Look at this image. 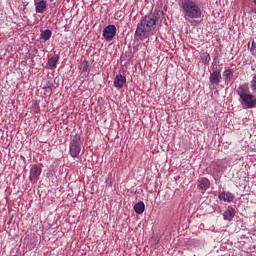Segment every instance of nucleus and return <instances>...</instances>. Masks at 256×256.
I'll list each match as a JSON object with an SVG mask.
<instances>
[{"label":"nucleus","mask_w":256,"mask_h":256,"mask_svg":"<svg viewBox=\"0 0 256 256\" xmlns=\"http://www.w3.org/2000/svg\"><path fill=\"white\" fill-rule=\"evenodd\" d=\"M158 21V12L150 13L148 16H144L140 23L137 24L135 37L144 40L148 37V34H154L157 29Z\"/></svg>","instance_id":"obj_1"},{"label":"nucleus","mask_w":256,"mask_h":256,"mask_svg":"<svg viewBox=\"0 0 256 256\" xmlns=\"http://www.w3.org/2000/svg\"><path fill=\"white\" fill-rule=\"evenodd\" d=\"M178 6L185 21L191 25L196 23L195 19H201L203 16L201 6L194 0H178Z\"/></svg>","instance_id":"obj_2"},{"label":"nucleus","mask_w":256,"mask_h":256,"mask_svg":"<svg viewBox=\"0 0 256 256\" xmlns=\"http://www.w3.org/2000/svg\"><path fill=\"white\" fill-rule=\"evenodd\" d=\"M236 94L239 95L241 104L244 105L247 109H253L256 106V97L250 94L248 84L239 85L236 88Z\"/></svg>","instance_id":"obj_3"},{"label":"nucleus","mask_w":256,"mask_h":256,"mask_svg":"<svg viewBox=\"0 0 256 256\" xmlns=\"http://www.w3.org/2000/svg\"><path fill=\"white\" fill-rule=\"evenodd\" d=\"M83 144V142H81V137L79 134H76L73 138V140H71L70 144H69V153H70V157H73L74 159L79 157L80 152H81V145Z\"/></svg>","instance_id":"obj_4"},{"label":"nucleus","mask_w":256,"mask_h":256,"mask_svg":"<svg viewBox=\"0 0 256 256\" xmlns=\"http://www.w3.org/2000/svg\"><path fill=\"white\" fill-rule=\"evenodd\" d=\"M42 167H43L42 163L32 165L30 169V177H29L30 182L32 184H36L38 182L39 177L42 174Z\"/></svg>","instance_id":"obj_5"},{"label":"nucleus","mask_w":256,"mask_h":256,"mask_svg":"<svg viewBox=\"0 0 256 256\" xmlns=\"http://www.w3.org/2000/svg\"><path fill=\"white\" fill-rule=\"evenodd\" d=\"M116 33H117L116 26L115 25H109V26H106L104 28V31H102V37H104V39L107 42H111V41L114 40V38L116 36Z\"/></svg>","instance_id":"obj_6"},{"label":"nucleus","mask_w":256,"mask_h":256,"mask_svg":"<svg viewBox=\"0 0 256 256\" xmlns=\"http://www.w3.org/2000/svg\"><path fill=\"white\" fill-rule=\"evenodd\" d=\"M127 79L125 76H122L121 74L117 75L116 77H114V87H116L117 89H122L124 85H126Z\"/></svg>","instance_id":"obj_7"},{"label":"nucleus","mask_w":256,"mask_h":256,"mask_svg":"<svg viewBox=\"0 0 256 256\" xmlns=\"http://www.w3.org/2000/svg\"><path fill=\"white\" fill-rule=\"evenodd\" d=\"M197 187L201 191H207L211 187V182L208 178H201L197 181Z\"/></svg>","instance_id":"obj_8"},{"label":"nucleus","mask_w":256,"mask_h":256,"mask_svg":"<svg viewBox=\"0 0 256 256\" xmlns=\"http://www.w3.org/2000/svg\"><path fill=\"white\" fill-rule=\"evenodd\" d=\"M221 80V73L220 71H214L210 73L209 81L211 85H219Z\"/></svg>","instance_id":"obj_9"},{"label":"nucleus","mask_w":256,"mask_h":256,"mask_svg":"<svg viewBox=\"0 0 256 256\" xmlns=\"http://www.w3.org/2000/svg\"><path fill=\"white\" fill-rule=\"evenodd\" d=\"M236 216V209H233L229 207L226 211L223 213V219L226 221L231 222Z\"/></svg>","instance_id":"obj_10"},{"label":"nucleus","mask_w":256,"mask_h":256,"mask_svg":"<svg viewBox=\"0 0 256 256\" xmlns=\"http://www.w3.org/2000/svg\"><path fill=\"white\" fill-rule=\"evenodd\" d=\"M218 199L226 203H232L233 200H235V196L230 192H227V193L223 192L220 195H218Z\"/></svg>","instance_id":"obj_11"},{"label":"nucleus","mask_w":256,"mask_h":256,"mask_svg":"<svg viewBox=\"0 0 256 256\" xmlns=\"http://www.w3.org/2000/svg\"><path fill=\"white\" fill-rule=\"evenodd\" d=\"M35 5H36V12H38V13H44L48 7L47 1H45V0H40Z\"/></svg>","instance_id":"obj_12"},{"label":"nucleus","mask_w":256,"mask_h":256,"mask_svg":"<svg viewBox=\"0 0 256 256\" xmlns=\"http://www.w3.org/2000/svg\"><path fill=\"white\" fill-rule=\"evenodd\" d=\"M234 75H235V71L233 69H227L222 73L223 79L226 82L231 81Z\"/></svg>","instance_id":"obj_13"},{"label":"nucleus","mask_w":256,"mask_h":256,"mask_svg":"<svg viewBox=\"0 0 256 256\" xmlns=\"http://www.w3.org/2000/svg\"><path fill=\"white\" fill-rule=\"evenodd\" d=\"M134 211L136 214L141 215L145 212V204L144 202L140 201L134 205Z\"/></svg>","instance_id":"obj_14"},{"label":"nucleus","mask_w":256,"mask_h":256,"mask_svg":"<svg viewBox=\"0 0 256 256\" xmlns=\"http://www.w3.org/2000/svg\"><path fill=\"white\" fill-rule=\"evenodd\" d=\"M60 57L55 55L51 57L48 61V65L50 68H56L57 63H59Z\"/></svg>","instance_id":"obj_15"},{"label":"nucleus","mask_w":256,"mask_h":256,"mask_svg":"<svg viewBox=\"0 0 256 256\" xmlns=\"http://www.w3.org/2000/svg\"><path fill=\"white\" fill-rule=\"evenodd\" d=\"M52 34L53 32H51V30L46 29L42 31V33L40 34V38H42L44 41H48L51 38Z\"/></svg>","instance_id":"obj_16"},{"label":"nucleus","mask_w":256,"mask_h":256,"mask_svg":"<svg viewBox=\"0 0 256 256\" xmlns=\"http://www.w3.org/2000/svg\"><path fill=\"white\" fill-rule=\"evenodd\" d=\"M201 60L204 65H208L211 62V56H209L208 52H203L201 54Z\"/></svg>","instance_id":"obj_17"},{"label":"nucleus","mask_w":256,"mask_h":256,"mask_svg":"<svg viewBox=\"0 0 256 256\" xmlns=\"http://www.w3.org/2000/svg\"><path fill=\"white\" fill-rule=\"evenodd\" d=\"M80 70L83 73H87L89 71V63L86 61H83L81 66H80Z\"/></svg>","instance_id":"obj_18"},{"label":"nucleus","mask_w":256,"mask_h":256,"mask_svg":"<svg viewBox=\"0 0 256 256\" xmlns=\"http://www.w3.org/2000/svg\"><path fill=\"white\" fill-rule=\"evenodd\" d=\"M45 95L53 94V87L52 86H44L43 88Z\"/></svg>","instance_id":"obj_19"},{"label":"nucleus","mask_w":256,"mask_h":256,"mask_svg":"<svg viewBox=\"0 0 256 256\" xmlns=\"http://www.w3.org/2000/svg\"><path fill=\"white\" fill-rule=\"evenodd\" d=\"M251 89L253 91H256V74L253 76V78L251 80Z\"/></svg>","instance_id":"obj_20"},{"label":"nucleus","mask_w":256,"mask_h":256,"mask_svg":"<svg viewBox=\"0 0 256 256\" xmlns=\"http://www.w3.org/2000/svg\"><path fill=\"white\" fill-rule=\"evenodd\" d=\"M254 4H256V0H254Z\"/></svg>","instance_id":"obj_21"},{"label":"nucleus","mask_w":256,"mask_h":256,"mask_svg":"<svg viewBox=\"0 0 256 256\" xmlns=\"http://www.w3.org/2000/svg\"><path fill=\"white\" fill-rule=\"evenodd\" d=\"M14 256H17V255H14Z\"/></svg>","instance_id":"obj_22"}]
</instances>
